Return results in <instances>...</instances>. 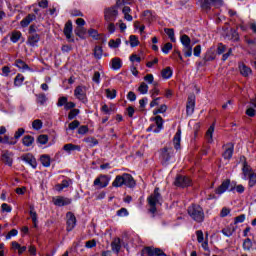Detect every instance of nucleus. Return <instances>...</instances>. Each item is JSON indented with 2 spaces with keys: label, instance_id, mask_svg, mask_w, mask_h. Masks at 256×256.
I'll return each instance as SVG.
<instances>
[{
  "label": "nucleus",
  "instance_id": "1",
  "mask_svg": "<svg viewBox=\"0 0 256 256\" xmlns=\"http://www.w3.org/2000/svg\"><path fill=\"white\" fill-rule=\"evenodd\" d=\"M123 185L126 187H135V179H133L131 174L124 173L122 175H117L112 182V187H123Z\"/></svg>",
  "mask_w": 256,
  "mask_h": 256
},
{
  "label": "nucleus",
  "instance_id": "2",
  "mask_svg": "<svg viewBox=\"0 0 256 256\" xmlns=\"http://www.w3.org/2000/svg\"><path fill=\"white\" fill-rule=\"evenodd\" d=\"M188 214L193 219V221H196V223H203L205 220V212L203 211V208L199 205H192L188 208Z\"/></svg>",
  "mask_w": 256,
  "mask_h": 256
},
{
  "label": "nucleus",
  "instance_id": "3",
  "mask_svg": "<svg viewBox=\"0 0 256 256\" xmlns=\"http://www.w3.org/2000/svg\"><path fill=\"white\" fill-rule=\"evenodd\" d=\"M118 7L119 2H117L115 6H111L104 10V19L107 23H113V21H116L117 16L119 15Z\"/></svg>",
  "mask_w": 256,
  "mask_h": 256
},
{
  "label": "nucleus",
  "instance_id": "4",
  "mask_svg": "<svg viewBox=\"0 0 256 256\" xmlns=\"http://www.w3.org/2000/svg\"><path fill=\"white\" fill-rule=\"evenodd\" d=\"M180 43L183 46V53L186 57H192L193 55V45H191V38L187 36V34H183L180 37Z\"/></svg>",
  "mask_w": 256,
  "mask_h": 256
},
{
  "label": "nucleus",
  "instance_id": "5",
  "mask_svg": "<svg viewBox=\"0 0 256 256\" xmlns=\"http://www.w3.org/2000/svg\"><path fill=\"white\" fill-rule=\"evenodd\" d=\"M148 203L150 205V213L155 214L157 211V204L161 203V194H159V188H156L154 193L148 198Z\"/></svg>",
  "mask_w": 256,
  "mask_h": 256
},
{
  "label": "nucleus",
  "instance_id": "6",
  "mask_svg": "<svg viewBox=\"0 0 256 256\" xmlns=\"http://www.w3.org/2000/svg\"><path fill=\"white\" fill-rule=\"evenodd\" d=\"M74 96L82 103H87V88L78 86L74 90Z\"/></svg>",
  "mask_w": 256,
  "mask_h": 256
},
{
  "label": "nucleus",
  "instance_id": "7",
  "mask_svg": "<svg viewBox=\"0 0 256 256\" xmlns=\"http://www.w3.org/2000/svg\"><path fill=\"white\" fill-rule=\"evenodd\" d=\"M174 155L173 148H163L160 152V159L163 163H169V161H172Z\"/></svg>",
  "mask_w": 256,
  "mask_h": 256
},
{
  "label": "nucleus",
  "instance_id": "8",
  "mask_svg": "<svg viewBox=\"0 0 256 256\" xmlns=\"http://www.w3.org/2000/svg\"><path fill=\"white\" fill-rule=\"evenodd\" d=\"M111 178L107 175H100L94 180V186L105 189L109 185Z\"/></svg>",
  "mask_w": 256,
  "mask_h": 256
},
{
  "label": "nucleus",
  "instance_id": "9",
  "mask_svg": "<svg viewBox=\"0 0 256 256\" xmlns=\"http://www.w3.org/2000/svg\"><path fill=\"white\" fill-rule=\"evenodd\" d=\"M142 256H167L163 250L159 248L146 247L142 250Z\"/></svg>",
  "mask_w": 256,
  "mask_h": 256
},
{
  "label": "nucleus",
  "instance_id": "10",
  "mask_svg": "<svg viewBox=\"0 0 256 256\" xmlns=\"http://www.w3.org/2000/svg\"><path fill=\"white\" fill-rule=\"evenodd\" d=\"M64 35L68 41V43H74L75 39L73 38V23L68 21L64 27Z\"/></svg>",
  "mask_w": 256,
  "mask_h": 256
},
{
  "label": "nucleus",
  "instance_id": "11",
  "mask_svg": "<svg viewBox=\"0 0 256 256\" xmlns=\"http://www.w3.org/2000/svg\"><path fill=\"white\" fill-rule=\"evenodd\" d=\"M20 159L24 161V163H27L28 165H30L32 169H37V159H35V156H33V154L31 153L24 154L20 157Z\"/></svg>",
  "mask_w": 256,
  "mask_h": 256
},
{
  "label": "nucleus",
  "instance_id": "12",
  "mask_svg": "<svg viewBox=\"0 0 256 256\" xmlns=\"http://www.w3.org/2000/svg\"><path fill=\"white\" fill-rule=\"evenodd\" d=\"M66 219L67 231L75 229V225H77V218H75V214L72 212H68L66 214Z\"/></svg>",
  "mask_w": 256,
  "mask_h": 256
},
{
  "label": "nucleus",
  "instance_id": "13",
  "mask_svg": "<svg viewBox=\"0 0 256 256\" xmlns=\"http://www.w3.org/2000/svg\"><path fill=\"white\" fill-rule=\"evenodd\" d=\"M52 201L56 207H65V205H71V199L63 196H56L52 198Z\"/></svg>",
  "mask_w": 256,
  "mask_h": 256
},
{
  "label": "nucleus",
  "instance_id": "14",
  "mask_svg": "<svg viewBox=\"0 0 256 256\" xmlns=\"http://www.w3.org/2000/svg\"><path fill=\"white\" fill-rule=\"evenodd\" d=\"M187 115H192L195 113V95H190L186 104Z\"/></svg>",
  "mask_w": 256,
  "mask_h": 256
},
{
  "label": "nucleus",
  "instance_id": "15",
  "mask_svg": "<svg viewBox=\"0 0 256 256\" xmlns=\"http://www.w3.org/2000/svg\"><path fill=\"white\" fill-rule=\"evenodd\" d=\"M176 187H189L191 185V179L187 176H178L175 180Z\"/></svg>",
  "mask_w": 256,
  "mask_h": 256
},
{
  "label": "nucleus",
  "instance_id": "16",
  "mask_svg": "<svg viewBox=\"0 0 256 256\" xmlns=\"http://www.w3.org/2000/svg\"><path fill=\"white\" fill-rule=\"evenodd\" d=\"M1 159L3 163H5V165H8L9 167H11L13 165V152H9V151L2 152Z\"/></svg>",
  "mask_w": 256,
  "mask_h": 256
},
{
  "label": "nucleus",
  "instance_id": "17",
  "mask_svg": "<svg viewBox=\"0 0 256 256\" xmlns=\"http://www.w3.org/2000/svg\"><path fill=\"white\" fill-rule=\"evenodd\" d=\"M230 185H231V180L223 181L222 184L216 189V194L223 195V193L228 191Z\"/></svg>",
  "mask_w": 256,
  "mask_h": 256
},
{
  "label": "nucleus",
  "instance_id": "18",
  "mask_svg": "<svg viewBox=\"0 0 256 256\" xmlns=\"http://www.w3.org/2000/svg\"><path fill=\"white\" fill-rule=\"evenodd\" d=\"M37 19V16L35 14H28L21 22V27H29V24L33 23Z\"/></svg>",
  "mask_w": 256,
  "mask_h": 256
},
{
  "label": "nucleus",
  "instance_id": "19",
  "mask_svg": "<svg viewBox=\"0 0 256 256\" xmlns=\"http://www.w3.org/2000/svg\"><path fill=\"white\" fill-rule=\"evenodd\" d=\"M233 151H234L233 144L225 145L224 146V153H223L224 159H231V157H233Z\"/></svg>",
  "mask_w": 256,
  "mask_h": 256
},
{
  "label": "nucleus",
  "instance_id": "20",
  "mask_svg": "<svg viewBox=\"0 0 256 256\" xmlns=\"http://www.w3.org/2000/svg\"><path fill=\"white\" fill-rule=\"evenodd\" d=\"M63 149L66 153L71 154V153H73V151H81V146L69 143V144L64 145Z\"/></svg>",
  "mask_w": 256,
  "mask_h": 256
},
{
  "label": "nucleus",
  "instance_id": "21",
  "mask_svg": "<svg viewBox=\"0 0 256 256\" xmlns=\"http://www.w3.org/2000/svg\"><path fill=\"white\" fill-rule=\"evenodd\" d=\"M173 145L175 149H181V129H178L174 135Z\"/></svg>",
  "mask_w": 256,
  "mask_h": 256
},
{
  "label": "nucleus",
  "instance_id": "22",
  "mask_svg": "<svg viewBox=\"0 0 256 256\" xmlns=\"http://www.w3.org/2000/svg\"><path fill=\"white\" fill-rule=\"evenodd\" d=\"M151 121H155V124L157 126V129H154V133H159V131L163 129V118L161 116H156L154 118H151Z\"/></svg>",
  "mask_w": 256,
  "mask_h": 256
},
{
  "label": "nucleus",
  "instance_id": "23",
  "mask_svg": "<svg viewBox=\"0 0 256 256\" xmlns=\"http://www.w3.org/2000/svg\"><path fill=\"white\" fill-rule=\"evenodd\" d=\"M40 36L39 34H30L28 37V45H31V47H35L39 41H40Z\"/></svg>",
  "mask_w": 256,
  "mask_h": 256
},
{
  "label": "nucleus",
  "instance_id": "24",
  "mask_svg": "<svg viewBox=\"0 0 256 256\" xmlns=\"http://www.w3.org/2000/svg\"><path fill=\"white\" fill-rule=\"evenodd\" d=\"M239 71H240L241 75H243V77H249V75H251V73H252L251 68H249V66H247L245 64L239 65Z\"/></svg>",
  "mask_w": 256,
  "mask_h": 256
},
{
  "label": "nucleus",
  "instance_id": "25",
  "mask_svg": "<svg viewBox=\"0 0 256 256\" xmlns=\"http://www.w3.org/2000/svg\"><path fill=\"white\" fill-rule=\"evenodd\" d=\"M112 251L114 253H119L121 251V239L115 238L113 242L111 243Z\"/></svg>",
  "mask_w": 256,
  "mask_h": 256
},
{
  "label": "nucleus",
  "instance_id": "26",
  "mask_svg": "<svg viewBox=\"0 0 256 256\" xmlns=\"http://www.w3.org/2000/svg\"><path fill=\"white\" fill-rule=\"evenodd\" d=\"M22 143L24 147H31L33 143H35V138H33V136L26 135L23 137Z\"/></svg>",
  "mask_w": 256,
  "mask_h": 256
},
{
  "label": "nucleus",
  "instance_id": "27",
  "mask_svg": "<svg viewBox=\"0 0 256 256\" xmlns=\"http://www.w3.org/2000/svg\"><path fill=\"white\" fill-rule=\"evenodd\" d=\"M15 65L18 67V69H21V71H31V68H29V65L27 63L23 62L22 60H16Z\"/></svg>",
  "mask_w": 256,
  "mask_h": 256
},
{
  "label": "nucleus",
  "instance_id": "28",
  "mask_svg": "<svg viewBox=\"0 0 256 256\" xmlns=\"http://www.w3.org/2000/svg\"><path fill=\"white\" fill-rule=\"evenodd\" d=\"M213 133H215V126H210L206 132V141L213 143Z\"/></svg>",
  "mask_w": 256,
  "mask_h": 256
},
{
  "label": "nucleus",
  "instance_id": "29",
  "mask_svg": "<svg viewBox=\"0 0 256 256\" xmlns=\"http://www.w3.org/2000/svg\"><path fill=\"white\" fill-rule=\"evenodd\" d=\"M242 171L244 175L243 179H247L250 175L253 174V170L251 169V166L247 165V163H244Z\"/></svg>",
  "mask_w": 256,
  "mask_h": 256
},
{
  "label": "nucleus",
  "instance_id": "30",
  "mask_svg": "<svg viewBox=\"0 0 256 256\" xmlns=\"http://www.w3.org/2000/svg\"><path fill=\"white\" fill-rule=\"evenodd\" d=\"M108 46L110 47V49H118V47L121 46V38H117L116 40H109Z\"/></svg>",
  "mask_w": 256,
  "mask_h": 256
},
{
  "label": "nucleus",
  "instance_id": "31",
  "mask_svg": "<svg viewBox=\"0 0 256 256\" xmlns=\"http://www.w3.org/2000/svg\"><path fill=\"white\" fill-rule=\"evenodd\" d=\"M164 32L166 33V35H168L170 41H172V43H175L177 40L175 39V30H173V28H165Z\"/></svg>",
  "mask_w": 256,
  "mask_h": 256
},
{
  "label": "nucleus",
  "instance_id": "32",
  "mask_svg": "<svg viewBox=\"0 0 256 256\" xmlns=\"http://www.w3.org/2000/svg\"><path fill=\"white\" fill-rule=\"evenodd\" d=\"M40 161L43 167H51V158L49 157V155H42L40 157Z\"/></svg>",
  "mask_w": 256,
  "mask_h": 256
},
{
  "label": "nucleus",
  "instance_id": "33",
  "mask_svg": "<svg viewBox=\"0 0 256 256\" xmlns=\"http://www.w3.org/2000/svg\"><path fill=\"white\" fill-rule=\"evenodd\" d=\"M162 77H163V79H171V77H173V70H171L170 67L163 69Z\"/></svg>",
  "mask_w": 256,
  "mask_h": 256
},
{
  "label": "nucleus",
  "instance_id": "34",
  "mask_svg": "<svg viewBox=\"0 0 256 256\" xmlns=\"http://www.w3.org/2000/svg\"><path fill=\"white\" fill-rule=\"evenodd\" d=\"M138 91L141 95H147V93H149V86L145 84V82H142L138 87Z\"/></svg>",
  "mask_w": 256,
  "mask_h": 256
},
{
  "label": "nucleus",
  "instance_id": "35",
  "mask_svg": "<svg viewBox=\"0 0 256 256\" xmlns=\"http://www.w3.org/2000/svg\"><path fill=\"white\" fill-rule=\"evenodd\" d=\"M32 128L35 131H39V129L43 128V121H41L40 119H36L32 122Z\"/></svg>",
  "mask_w": 256,
  "mask_h": 256
},
{
  "label": "nucleus",
  "instance_id": "36",
  "mask_svg": "<svg viewBox=\"0 0 256 256\" xmlns=\"http://www.w3.org/2000/svg\"><path fill=\"white\" fill-rule=\"evenodd\" d=\"M122 65L121 58L112 59V69L118 70Z\"/></svg>",
  "mask_w": 256,
  "mask_h": 256
},
{
  "label": "nucleus",
  "instance_id": "37",
  "mask_svg": "<svg viewBox=\"0 0 256 256\" xmlns=\"http://www.w3.org/2000/svg\"><path fill=\"white\" fill-rule=\"evenodd\" d=\"M84 142L89 145V147H95V145H99V141L93 137H88L84 139Z\"/></svg>",
  "mask_w": 256,
  "mask_h": 256
},
{
  "label": "nucleus",
  "instance_id": "38",
  "mask_svg": "<svg viewBox=\"0 0 256 256\" xmlns=\"http://www.w3.org/2000/svg\"><path fill=\"white\" fill-rule=\"evenodd\" d=\"M242 247L244 251H251V247H253V242L251 241V239L247 238L244 240Z\"/></svg>",
  "mask_w": 256,
  "mask_h": 256
},
{
  "label": "nucleus",
  "instance_id": "39",
  "mask_svg": "<svg viewBox=\"0 0 256 256\" xmlns=\"http://www.w3.org/2000/svg\"><path fill=\"white\" fill-rule=\"evenodd\" d=\"M24 81L25 77L21 74H18L14 80V84L16 85V87H21Z\"/></svg>",
  "mask_w": 256,
  "mask_h": 256
},
{
  "label": "nucleus",
  "instance_id": "40",
  "mask_svg": "<svg viewBox=\"0 0 256 256\" xmlns=\"http://www.w3.org/2000/svg\"><path fill=\"white\" fill-rule=\"evenodd\" d=\"M37 102L40 103V105H45L47 103V96L43 93L36 95Z\"/></svg>",
  "mask_w": 256,
  "mask_h": 256
},
{
  "label": "nucleus",
  "instance_id": "41",
  "mask_svg": "<svg viewBox=\"0 0 256 256\" xmlns=\"http://www.w3.org/2000/svg\"><path fill=\"white\" fill-rule=\"evenodd\" d=\"M94 57H96V59H101V57H103V48L96 46L94 48Z\"/></svg>",
  "mask_w": 256,
  "mask_h": 256
},
{
  "label": "nucleus",
  "instance_id": "42",
  "mask_svg": "<svg viewBox=\"0 0 256 256\" xmlns=\"http://www.w3.org/2000/svg\"><path fill=\"white\" fill-rule=\"evenodd\" d=\"M81 125V122L79 120H74L68 125L69 131H75Z\"/></svg>",
  "mask_w": 256,
  "mask_h": 256
},
{
  "label": "nucleus",
  "instance_id": "43",
  "mask_svg": "<svg viewBox=\"0 0 256 256\" xmlns=\"http://www.w3.org/2000/svg\"><path fill=\"white\" fill-rule=\"evenodd\" d=\"M106 97L108 99H115V97H117V91L114 89H106Z\"/></svg>",
  "mask_w": 256,
  "mask_h": 256
},
{
  "label": "nucleus",
  "instance_id": "44",
  "mask_svg": "<svg viewBox=\"0 0 256 256\" xmlns=\"http://www.w3.org/2000/svg\"><path fill=\"white\" fill-rule=\"evenodd\" d=\"M10 39H11L12 43H17V41H19V39H21V32H19V31L13 32Z\"/></svg>",
  "mask_w": 256,
  "mask_h": 256
},
{
  "label": "nucleus",
  "instance_id": "45",
  "mask_svg": "<svg viewBox=\"0 0 256 256\" xmlns=\"http://www.w3.org/2000/svg\"><path fill=\"white\" fill-rule=\"evenodd\" d=\"M1 211L2 213H11V211H13V208L9 204L3 203L1 205Z\"/></svg>",
  "mask_w": 256,
  "mask_h": 256
},
{
  "label": "nucleus",
  "instance_id": "46",
  "mask_svg": "<svg viewBox=\"0 0 256 256\" xmlns=\"http://www.w3.org/2000/svg\"><path fill=\"white\" fill-rule=\"evenodd\" d=\"M87 133H89V127L87 125L78 128V135H87Z\"/></svg>",
  "mask_w": 256,
  "mask_h": 256
},
{
  "label": "nucleus",
  "instance_id": "47",
  "mask_svg": "<svg viewBox=\"0 0 256 256\" xmlns=\"http://www.w3.org/2000/svg\"><path fill=\"white\" fill-rule=\"evenodd\" d=\"M249 179V187H255L256 184V174H250V176L247 177Z\"/></svg>",
  "mask_w": 256,
  "mask_h": 256
},
{
  "label": "nucleus",
  "instance_id": "48",
  "mask_svg": "<svg viewBox=\"0 0 256 256\" xmlns=\"http://www.w3.org/2000/svg\"><path fill=\"white\" fill-rule=\"evenodd\" d=\"M79 109H72L68 114V119L71 121L76 118L77 115H79Z\"/></svg>",
  "mask_w": 256,
  "mask_h": 256
},
{
  "label": "nucleus",
  "instance_id": "49",
  "mask_svg": "<svg viewBox=\"0 0 256 256\" xmlns=\"http://www.w3.org/2000/svg\"><path fill=\"white\" fill-rule=\"evenodd\" d=\"M130 45L131 47H137L139 45V39L135 35L130 36Z\"/></svg>",
  "mask_w": 256,
  "mask_h": 256
},
{
  "label": "nucleus",
  "instance_id": "50",
  "mask_svg": "<svg viewBox=\"0 0 256 256\" xmlns=\"http://www.w3.org/2000/svg\"><path fill=\"white\" fill-rule=\"evenodd\" d=\"M171 49H173V44L168 42L162 47V53H165V55H167L169 51H171Z\"/></svg>",
  "mask_w": 256,
  "mask_h": 256
},
{
  "label": "nucleus",
  "instance_id": "51",
  "mask_svg": "<svg viewBox=\"0 0 256 256\" xmlns=\"http://www.w3.org/2000/svg\"><path fill=\"white\" fill-rule=\"evenodd\" d=\"M67 101H68V98L65 97V96H62L58 99V102H57V107H65V105L67 104Z\"/></svg>",
  "mask_w": 256,
  "mask_h": 256
},
{
  "label": "nucleus",
  "instance_id": "52",
  "mask_svg": "<svg viewBox=\"0 0 256 256\" xmlns=\"http://www.w3.org/2000/svg\"><path fill=\"white\" fill-rule=\"evenodd\" d=\"M47 141H49V137H47V135H40L38 137V143H40V145H46Z\"/></svg>",
  "mask_w": 256,
  "mask_h": 256
},
{
  "label": "nucleus",
  "instance_id": "53",
  "mask_svg": "<svg viewBox=\"0 0 256 256\" xmlns=\"http://www.w3.org/2000/svg\"><path fill=\"white\" fill-rule=\"evenodd\" d=\"M75 33H76V35H77L78 37L83 38V35H85V33H87V30H85V28H83V27H78V28L76 29Z\"/></svg>",
  "mask_w": 256,
  "mask_h": 256
},
{
  "label": "nucleus",
  "instance_id": "54",
  "mask_svg": "<svg viewBox=\"0 0 256 256\" xmlns=\"http://www.w3.org/2000/svg\"><path fill=\"white\" fill-rule=\"evenodd\" d=\"M222 233L225 237H231V235H233V229L226 227L222 229Z\"/></svg>",
  "mask_w": 256,
  "mask_h": 256
},
{
  "label": "nucleus",
  "instance_id": "55",
  "mask_svg": "<svg viewBox=\"0 0 256 256\" xmlns=\"http://www.w3.org/2000/svg\"><path fill=\"white\" fill-rule=\"evenodd\" d=\"M255 113L256 110L252 105L246 110V115H248V117H255Z\"/></svg>",
  "mask_w": 256,
  "mask_h": 256
},
{
  "label": "nucleus",
  "instance_id": "56",
  "mask_svg": "<svg viewBox=\"0 0 256 256\" xmlns=\"http://www.w3.org/2000/svg\"><path fill=\"white\" fill-rule=\"evenodd\" d=\"M117 215L118 217H127V215H129V211H127L126 208H121L117 211Z\"/></svg>",
  "mask_w": 256,
  "mask_h": 256
},
{
  "label": "nucleus",
  "instance_id": "57",
  "mask_svg": "<svg viewBox=\"0 0 256 256\" xmlns=\"http://www.w3.org/2000/svg\"><path fill=\"white\" fill-rule=\"evenodd\" d=\"M17 235H19V231H17V229H12V230L6 235V239L9 240V239H11V237H17Z\"/></svg>",
  "mask_w": 256,
  "mask_h": 256
},
{
  "label": "nucleus",
  "instance_id": "58",
  "mask_svg": "<svg viewBox=\"0 0 256 256\" xmlns=\"http://www.w3.org/2000/svg\"><path fill=\"white\" fill-rule=\"evenodd\" d=\"M30 217L32 219V223H36V221H37V212L35 211L34 208L30 209Z\"/></svg>",
  "mask_w": 256,
  "mask_h": 256
},
{
  "label": "nucleus",
  "instance_id": "59",
  "mask_svg": "<svg viewBox=\"0 0 256 256\" xmlns=\"http://www.w3.org/2000/svg\"><path fill=\"white\" fill-rule=\"evenodd\" d=\"M92 81L97 84L101 83V73L95 72Z\"/></svg>",
  "mask_w": 256,
  "mask_h": 256
},
{
  "label": "nucleus",
  "instance_id": "60",
  "mask_svg": "<svg viewBox=\"0 0 256 256\" xmlns=\"http://www.w3.org/2000/svg\"><path fill=\"white\" fill-rule=\"evenodd\" d=\"M25 129L19 128L15 134H14V139H19L22 135H24Z\"/></svg>",
  "mask_w": 256,
  "mask_h": 256
},
{
  "label": "nucleus",
  "instance_id": "61",
  "mask_svg": "<svg viewBox=\"0 0 256 256\" xmlns=\"http://www.w3.org/2000/svg\"><path fill=\"white\" fill-rule=\"evenodd\" d=\"M75 103L74 102H69L68 100H67V102H66V104H65V106H64V109L66 110V111H69V109H75Z\"/></svg>",
  "mask_w": 256,
  "mask_h": 256
},
{
  "label": "nucleus",
  "instance_id": "62",
  "mask_svg": "<svg viewBox=\"0 0 256 256\" xmlns=\"http://www.w3.org/2000/svg\"><path fill=\"white\" fill-rule=\"evenodd\" d=\"M196 237H197L198 243H203V239H204V237H203V231L198 230V231L196 232Z\"/></svg>",
  "mask_w": 256,
  "mask_h": 256
},
{
  "label": "nucleus",
  "instance_id": "63",
  "mask_svg": "<svg viewBox=\"0 0 256 256\" xmlns=\"http://www.w3.org/2000/svg\"><path fill=\"white\" fill-rule=\"evenodd\" d=\"M245 221V214H241L240 216H237L235 218V224L237 223H243Z\"/></svg>",
  "mask_w": 256,
  "mask_h": 256
},
{
  "label": "nucleus",
  "instance_id": "64",
  "mask_svg": "<svg viewBox=\"0 0 256 256\" xmlns=\"http://www.w3.org/2000/svg\"><path fill=\"white\" fill-rule=\"evenodd\" d=\"M201 55V45H197L195 48H194V56L195 57H199Z\"/></svg>",
  "mask_w": 256,
  "mask_h": 256
}]
</instances>
